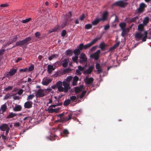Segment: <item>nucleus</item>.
I'll return each instance as SVG.
<instances>
[{
	"label": "nucleus",
	"mask_w": 151,
	"mask_h": 151,
	"mask_svg": "<svg viewBox=\"0 0 151 151\" xmlns=\"http://www.w3.org/2000/svg\"><path fill=\"white\" fill-rule=\"evenodd\" d=\"M51 91V89L50 88H48L45 89L44 90V92L45 93V95L47 93H48Z\"/></svg>",
	"instance_id": "44"
},
{
	"label": "nucleus",
	"mask_w": 151,
	"mask_h": 151,
	"mask_svg": "<svg viewBox=\"0 0 151 151\" xmlns=\"http://www.w3.org/2000/svg\"><path fill=\"white\" fill-rule=\"evenodd\" d=\"M77 49H78L80 50H82L83 49H84V45L83 43H81L78 45L77 47Z\"/></svg>",
	"instance_id": "31"
},
{
	"label": "nucleus",
	"mask_w": 151,
	"mask_h": 151,
	"mask_svg": "<svg viewBox=\"0 0 151 151\" xmlns=\"http://www.w3.org/2000/svg\"><path fill=\"white\" fill-rule=\"evenodd\" d=\"M78 70H79L80 71H83L84 70L85 68L84 67H82L81 66H79L78 67Z\"/></svg>",
	"instance_id": "46"
},
{
	"label": "nucleus",
	"mask_w": 151,
	"mask_h": 151,
	"mask_svg": "<svg viewBox=\"0 0 151 151\" xmlns=\"http://www.w3.org/2000/svg\"><path fill=\"white\" fill-rule=\"evenodd\" d=\"M147 5L144 3H140L139 7L137 9V13H141L143 12L145 10V8H146Z\"/></svg>",
	"instance_id": "5"
},
{
	"label": "nucleus",
	"mask_w": 151,
	"mask_h": 151,
	"mask_svg": "<svg viewBox=\"0 0 151 151\" xmlns=\"http://www.w3.org/2000/svg\"><path fill=\"white\" fill-rule=\"evenodd\" d=\"M73 51L70 50H67L65 52V55H71L73 53Z\"/></svg>",
	"instance_id": "38"
},
{
	"label": "nucleus",
	"mask_w": 151,
	"mask_h": 151,
	"mask_svg": "<svg viewBox=\"0 0 151 151\" xmlns=\"http://www.w3.org/2000/svg\"><path fill=\"white\" fill-rule=\"evenodd\" d=\"M55 68H54L53 65H48L47 66V71L49 74L51 73L52 70H54Z\"/></svg>",
	"instance_id": "21"
},
{
	"label": "nucleus",
	"mask_w": 151,
	"mask_h": 151,
	"mask_svg": "<svg viewBox=\"0 0 151 151\" xmlns=\"http://www.w3.org/2000/svg\"><path fill=\"white\" fill-rule=\"evenodd\" d=\"M63 85L64 87H63V92L65 93L67 92L70 89L69 83H67L65 81L63 82Z\"/></svg>",
	"instance_id": "6"
},
{
	"label": "nucleus",
	"mask_w": 151,
	"mask_h": 151,
	"mask_svg": "<svg viewBox=\"0 0 151 151\" xmlns=\"http://www.w3.org/2000/svg\"><path fill=\"white\" fill-rule=\"evenodd\" d=\"M16 116V114L12 112L9 113V114L6 117V118L9 119L12 118Z\"/></svg>",
	"instance_id": "30"
},
{
	"label": "nucleus",
	"mask_w": 151,
	"mask_h": 151,
	"mask_svg": "<svg viewBox=\"0 0 151 151\" xmlns=\"http://www.w3.org/2000/svg\"><path fill=\"white\" fill-rule=\"evenodd\" d=\"M101 37H96L93 39L91 42L84 45V49H86L90 47L93 45L98 40H100Z\"/></svg>",
	"instance_id": "4"
},
{
	"label": "nucleus",
	"mask_w": 151,
	"mask_h": 151,
	"mask_svg": "<svg viewBox=\"0 0 151 151\" xmlns=\"http://www.w3.org/2000/svg\"><path fill=\"white\" fill-rule=\"evenodd\" d=\"M66 34V31L65 30H63L62 32L61 35L62 36L65 37Z\"/></svg>",
	"instance_id": "49"
},
{
	"label": "nucleus",
	"mask_w": 151,
	"mask_h": 151,
	"mask_svg": "<svg viewBox=\"0 0 151 151\" xmlns=\"http://www.w3.org/2000/svg\"><path fill=\"white\" fill-rule=\"evenodd\" d=\"M137 30L139 32H137L135 35L136 40L138 41L142 39V42L146 41L148 34L147 32L144 31L143 33L141 32L144 30V25L142 24H139L138 26Z\"/></svg>",
	"instance_id": "1"
},
{
	"label": "nucleus",
	"mask_w": 151,
	"mask_h": 151,
	"mask_svg": "<svg viewBox=\"0 0 151 151\" xmlns=\"http://www.w3.org/2000/svg\"><path fill=\"white\" fill-rule=\"evenodd\" d=\"M96 46H93V47H92L91 48V49H90V51L91 52H92L93 51L95 50H96Z\"/></svg>",
	"instance_id": "63"
},
{
	"label": "nucleus",
	"mask_w": 151,
	"mask_h": 151,
	"mask_svg": "<svg viewBox=\"0 0 151 151\" xmlns=\"http://www.w3.org/2000/svg\"><path fill=\"white\" fill-rule=\"evenodd\" d=\"M116 48V47L114 46V45L113 46L110 48L109 51H112L114 50Z\"/></svg>",
	"instance_id": "55"
},
{
	"label": "nucleus",
	"mask_w": 151,
	"mask_h": 151,
	"mask_svg": "<svg viewBox=\"0 0 151 151\" xmlns=\"http://www.w3.org/2000/svg\"><path fill=\"white\" fill-rule=\"evenodd\" d=\"M72 113H70L68 115V117H64L62 118H61L59 120H58L59 121L61 122H67L70 119L72 118Z\"/></svg>",
	"instance_id": "8"
},
{
	"label": "nucleus",
	"mask_w": 151,
	"mask_h": 151,
	"mask_svg": "<svg viewBox=\"0 0 151 151\" xmlns=\"http://www.w3.org/2000/svg\"><path fill=\"white\" fill-rule=\"evenodd\" d=\"M69 60V59L67 58L65 59L62 61V65L63 67L66 68L68 66Z\"/></svg>",
	"instance_id": "20"
},
{
	"label": "nucleus",
	"mask_w": 151,
	"mask_h": 151,
	"mask_svg": "<svg viewBox=\"0 0 151 151\" xmlns=\"http://www.w3.org/2000/svg\"><path fill=\"white\" fill-rule=\"evenodd\" d=\"M138 18V16L132 18H129L127 19V22L128 23H131L133 22H136V21Z\"/></svg>",
	"instance_id": "16"
},
{
	"label": "nucleus",
	"mask_w": 151,
	"mask_h": 151,
	"mask_svg": "<svg viewBox=\"0 0 151 151\" xmlns=\"http://www.w3.org/2000/svg\"><path fill=\"white\" fill-rule=\"evenodd\" d=\"M96 68L97 69V72L98 73H100L102 72V70L101 68L100 65L99 63H97L96 65Z\"/></svg>",
	"instance_id": "22"
},
{
	"label": "nucleus",
	"mask_w": 151,
	"mask_h": 151,
	"mask_svg": "<svg viewBox=\"0 0 151 151\" xmlns=\"http://www.w3.org/2000/svg\"><path fill=\"white\" fill-rule=\"evenodd\" d=\"M35 96L34 94H30V95H29L28 96L27 98V100L28 101H29L30 100H31Z\"/></svg>",
	"instance_id": "35"
},
{
	"label": "nucleus",
	"mask_w": 151,
	"mask_h": 151,
	"mask_svg": "<svg viewBox=\"0 0 151 151\" xmlns=\"http://www.w3.org/2000/svg\"><path fill=\"white\" fill-rule=\"evenodd\" d=\"M7 109V106L6 104H5L1 106L0 109L2 112L3 113L6 111Z\"/></svg>",
	"instance_id": "26"
},
{
	"label": "nucleus",
	"mask_w": 151,
	"mask_h": 151,
	"mask_svg": "<svg viewBox=\"0 0 151 151\" xmlns=\"http://www.w3.org/2000/svg\"><path fill=\"white\" fill-rule=\"evenodd\" d=\"M14 126L16 127H19L20 126V124L19 122H16L14 123Z\"/></svg>",
	"instance_id": "61"
},
{
	"label": "nucleus",
	"mask_w": 151,
	"mask_h": 151,
	"mask_svg": "<svg viewBox=\"0 0 151 151\" xmlns=\"http://www.w3.org/2000/svg\"><path fill=\"white\" fill-rule=\"evenodd\" d=\"M76 73H77V74L78 75L81 76V71H80L79 70L76 69Z\"/></svg>",
	"instance_id": "56"
},
{
	"label": "nucleus",
	"mask_w": 151,
	"mask_h": 151,
	"mask_svg": "<svg viewBox=\"0 0 151 151\" xmlns=\"http://www.w3.org/2000/svg\"><path fill=\"white\" fill-rule=\"evenodd\" d=\"M76 97L75 96H72L70 97V99L73 101H74L76 100Z\"/></svg>",
	"instance_id": "52"
},
{
	"label": "nucleus",
	"mask_w": 151,
	"mask_h": 151,
	"mask_svg": "<svg viewBox=\"0 0 151 151\" xmlns=\"http://www.w3.org/2000/svg\"><path fill=\"white\" fill-rule=\"evenodd\" d=\"M28 70V68H25L24 69H20L19 70V71L20 72H26Z\"/></svg>",
	"instance_id": "50"
},
{
	"label": "nucleus",
	"mask_w": 151,
	"mask_h": 151,
	"mask_svg": "<svg viewBox=\"0 0 151 151\" xmlns=\"http://www.w3.org/2000/svg\"><path fill=\"white\" fill-rule=\"evenodd\" d=\"M73 52L75 56H78L80 54L81 51L78 49H76L74 50Z\"/></svg>",
	"instance_id": "28"
},
{
	"label": "nucleus",
	"mask_w": 151,
	"mask_h": 151,
	"mask_svg": "<svg viewBox=\"0 0 151 151\" xmlns=\"http://www.w3.org/2000/svg\"><path fill=\"white\" fill-rule=\"evenodd\" d=\"M128 3L125 2L121 0L116 1L112 4L113 6H119L122 8L125 7L127 4Z\"/></svg>",
	"instance_id": "3"
},
{
	"label": "nucleus",
	"mask_w": 151,
	"mask_h": 151,
	"mask_svg": "<svg viewBox=\"0 0 151 151\" xmlns=\"http://www.w3.org/2000/svg\"><path fill=\"white\" fill-rule=\"evenodd\" d=\"M60 26H56L54 28L55 29L56 32L58 31V30L60 29Z\"/></svg>",
	"instance_id": "58"
},
{
	"label": "nucleus",
	"mask_w": 151,
	"mask_h": 151,
	"mask_svg": "<svg viewBox=\"0 0 151 151\" xmlns=\"http://www.w3.org/2000/svg\"><path fill=\"white\" fill-rule=\"evenodd\" d=\"M63 83L60 81H58L56 84V86L58 88V91L60 92H63Z\"/></svg>",
	"instance_id": "12"
},
{
	"label": "nucleus",
	"mask_w": 151,
	"mask_h": 151,
	"mask_svg": "<svg viewBox=\"0 0 151 151\" xmlns=\"http://www.w3.org/2000/svg\"><path fill=\"white\" fill-rule=\"evenodd\" d=\"M55 109L52 108H50L49 107L48 109V112L49 113H53L54 112Z\"/></svg>",
	"instance_id": "48"
},
{
	"label": "nucleus",
	"mask_w": 151,
	"mask_h": 151,
	"mask_svg": "<svg viewBox=\"0 0 151 151\" xmlns=\"http://www.w3.org/2000/svg\"><path fill=\"white\" fill-rule=\"evenodd\" d=\"M31 19H32L31 18H29L27 19L23 20L22 21V22L25 23L29 22L31 20Z\"/></svg>",
	"instance_id": "42"
},
{
	"label": "nucleus",
	"mask_w": 151,
	"mask_h": 151,
	"mask_svg": "<svg viewBox=\"0 0 151 151\" xmlns=\"http://www.w3.org/2000/svg\"><path fill=\"white\" fill-rule=\"evenodd\" d=\"M17 38H18V37H17V36L16 35V36L13 39V40H12L9 43H7V44L8 45H9L11 43H13V42H16L17 39Z\"/></svg>",
	"instance_id": "41"
},
{
	"label": "nucleus",
	"mask_w": 151,
	"mask_h": 151,
	"mask_svg": "<svg viewBox=\"0 0 151 151\" xmlns=\"http://www.w3.org/2000/svg\"><path fill=\"white\" fill-rule=\"evenodd\" d=\"M32 101H27L24 104V107L25 108L29 109L32 106Z\"/></svg>",
	"instance_id": "17"
},
{
	"label": "nucleus",
	"mask_w": 151,
	"mask_h": 151,
	"mask_svg": "<svg viewBox=\"0 0 151 151\" xmlns=\"http://www.w3.org/2000/svg\"><path fill=\"white\" fill-rule=\"evenodd\" d=\"M5 51V50L4 49H1L0 50V56L2 55L4 52Z\"/></svg>",
	"instance_id": "54"
},
{
	"label": "nucleus",
	"mask_w": 151,
	"mask_h": 151,
	"mask_svg": "<svg viewBox=\"0 0 151 151\" xmlns=\"http://www.w3.org/2000/svg\"><path fill=\"white\" fill-rule=\"evenodd\" d=\"M12 88V87L11 86H9L8 87L5 88V90L6 91H8L9 90H11Z\"/></svg>",
	"instance_id": "53"
},
{
	"label": "nucleus",
	"mask_w": 151,
	"mask_h": 151,
	"mask_svg": "<svg viewBox=\"0 0 151 151\" xmlns=\"http://www.w3.org/2000/svg\"><path fill=\"white\" fill-rule=\"evenodd\" d=\"M58 57L57 55H53L48 57V60H51L53 59L54 58H55Z\"/></svg>",
	"instance_id": "34"
},
{
	"label": "nucleus",
	"mask_w": 151,
	"mask_h": 151,
	"mask_svg": "<svg viewBox=\"0 0 151 151\" xmlns=\"http://www.w3.org/2000/svg\"><path fill=\"white\" fill-rule=\"evenodd\" d=\"M126 26V24L125 23H121L119 24V26L121 27V29H125V27Z\"/></svg>",
	"instance_id": "32"
},
{
	"label": "nucleus",
	"mask_w": 151,
	"mask_h": 151,
	"mask_svg": "<svg viewBox=\"0 0 151 151\" xmlns=\"http://www.w3.org/2000/svg\"><path fill=\"white\" fill-rule=\"evenodd\" d=\"M101 20L100 18H96L92 22V25H96Z\"/></svg>",
	"instance_id": "25"
},
{
	"label": "nucleus",
	"mask_w": 151,
	"mask_h": 151,
	"mask_svg": "<svg viewBox=\"0 0 151 151\" xmlns=\"http://www.w3.org/2000/svg\"><path fill=\"white\" fill-rule=\"evenodd\" d=\"M35 35L36 37H38L40 35V33L39 32H37L35 33Z\"/></svg>",
	"instance_id": "64"
},
{
	"label": "nucleus",
	"mask_w": 151,
	"mask_h": 151,
	"mask_svg": "<svg viewBox=\"0 0 151 151\" xmlns=\"http://www.w3.org/2000/svg\"><path fill=\"white\" fill-rule=\"evenodd\" d=\"M74 91H75V93L77 94L81 91V89L79 87H76L75 88Z\"/></svg>",
	"instance_id": "37"
},
{
	"label": "nucleus",
	"mask_w": 151,
	"mask_h": 151,
	"mask_svg": "<svg viewBox=\"0 0 151 151\" xmlns=\"http://www.w3.org/2000/svg\"><path fill=\"white\" fill-rule=\"evenodd\" d=\"M106 45L105 44L104 42H103L100 44L99 47L102 51H104L105 50V48Z\"/></svg>",
	"instance_id": "24"
},
{
	"label": "nucleus",
	"mask_w": 151,
	"mask_h": 151,
	"mask_svg": "<svg viewBox=\"0 0 151 151\" xmlns=\"http://www.w3.org/2000/svg\"><path fill=\"white\" fill-rule=\"evenodd\" d=\"M52 80L51 79L46 78L45 80L43 79L42 81V84L45 86H47L51 82Z\"/></svg>",
	"instance_id": "14"
},
{
	"label": "nucleus",
	"mask_w": 151,
	"mask_h": 151,
	"mask_svg": "<svg viewBox=\"0 0 151 151\" xmlns=\"http://www.w3.org/2000/svg\"><path fill=\"white\" fill-rule=\"evenodd\" d=\"M92 25L90 24H87L85 25V27L86 29H89L92 28Z\"/></svg>",
	"instance_id": "39"
},
{
	"label": "nucleus",
	"mask_w": 151,
	"mask_h": 151,
	"mask_svg": "<svg viewBox=\"0 0 151 151\" xmlns=\"http://www.w3.org/2000/svg\"><path fill=\"white\" fill-rule=\"evenodd\" d=\"M109 27H110L109 25V24H107L104 26V29L105 30H106L109 29Z\"/></svg>",
	"instance_id": "62"
},
{
	"label": "nucleus",
	"mask_w": 151,
	"mask_h": 151,
	"mask_svg": "<svg viewBox=\"0 0 151 151\" xmlns=\"http://www.w3.org/2000/svg\"><path fill=\"white\" fill-rule=\"evenodd\" d=\"M11 96H12L10 95H8V94L6 95L5 96L4 99H8Z\"/></svg>",
	"instance_id": "59"
},
{
	"label": "nucleus",
	"mask_w": 151,
	"mask_h": 151,
	"mask_svg": "<svg viewBox=\"0 0 151 151\" xmlns=\"http://www.w3.org/2000/svg\"><path fill=\"white\" fill-rule=\"evenodd\" d=\"M9 127L8 124H4L0 126V129L2 131H5Z\"/></svg>",
	"instance_id": "19"
},
{
	"label": "nucleus",
	"mask_w": 151,
	"mask_h": 151,
	"mask_svg": "<svg viewBox=\"0 0 151 151\" xmlns=\"http://www.w3.org/2000/svg\"><path fill=\"white\" fill-rule=\"evenodd\" d=\"M63 133L65 135V137H67V135L69 134V132L67 129H65L63 130Z\"/></svg>",
	"instance_id": "36"
},
{
	"label": "nucleus",
	"mask_w": 151,
	"mask_h": 151,
	"mask_svg": "<svg viewBox=\"0 0 151 151\" xmlns=\"http://www.w3.org/2000/svg\"><path fill=\"white\" fill-rule=\"evenodd\" d=\"M23 91L22 89H21L18 91L17 93L19 95H21L22 94Z\"/></svg>",
	"instance_id": "51"
},
{
	"label": "nucleus",
	"mask_w": 151,
	"mask_h": 151,
	"mask_svg": "<svg viewBox=\"0 0 151 151\" xmlns=\"http://www.w3.org/2000/svg\"><path fill=\"white\" fill-rule=\"evenodd\" d=\"M72 79V77L71 76H69L65 80V81L67 82H70Z\"/></svg>",
	"instance_id": "47"
},
{
	"label": "nucleus",
	"mask_w": 151,
	"mask_h": 151,
	"mask_svg": "<svg viewBox=\"0 0 151 151\" xmlns=\"http://www.w3.org/2000/svg\"><path fill=\"white\" fill-rule=\"evenodd\" d=\"M13 99L14 100H19V97L18 96H14L13 97Z\"/></svg>",
	"instance_id": "60"
},
{
	"label": "nucleus",
	"mask_w": 151,
	"mask_h": 151,
	"mask_svg": "<svg viewBox=\"0 0 151 151\" xmlns=\"http://www.w3.org/2000/svg\"><path fill=\"white\" fill-rule=\"evenodd\" d=\"M70 103V101L69 99L65 100L64 102L63 105L65 106H67Z\"/></svg>",
	"instance_id": "33"
},
{
	"label": "nucleus",
	"mask_w": 151,
	"mask_h": 151,
	"mask_svg": "<svg viewBox=\"0 0 151 151\" xmlns=\"http://www.w3.org/2000/svg\"><path fill=\"white\" fill-rule=\"evenodd\" d=\"M22 109V107L20 105H17L14 108L13 110L14 111H20Z\"/></svg>",
	"instance_id": "27"
},
{
	"label": "nucleus",
	"mask_w": 151,
	"mask_h": 151,
	"mask_svg": "<svg viewBox=\"0 0 151 151\" xmlns=\"http://www.w3.org/2000/svg\"><path fill=\"white\" fill-rule=\"evenodd\" d=\"M37 94L40 97H42L45 95L44 90L41 89H39L38 90Z\"/></svg>",
	"instance_id": "13"
},
{
	"label": "nucleus",
	"mask_w": 151,
	"mask_h": 151,
	"mask_svg": "<svg viewBox=\"0 0 151 151\" xmlns=\"http://www.w3.org/2000/svg\"><path fill=\"white\" fill-rule=\"evenodd\" d=\"M78 77L76 76H75L74 77L72 82V85L73 86H76L77 85V82L78 80Z\"/></svg>",
	"instance_id": "23"
},
{
	"label": "nucleus",
	"mask_w": 151,
	"mask_h": 151,
	"mask_svg": "<svg viewBox=\"0 0 151 151\" xmlns=\"http://www.w3.org/2000/svg\"><path fill=\"white\" fill-rule=\"evenodd\" d=\"M100 52V50H98L95 52L91 54L90 55V57L94 58L95 60H97L99 58Z\"/></svg>",
	"instance_id": "7"
},
{
	"label": "nucleus",
	"mask_w": 151,
	"mask_h": 151,
	"mask_svg": "<svg viewBox=\"0 0 151 151\" xmlns=\"http://www.w3.org/2000/svg\"><path fill=\"white\" fill-rule=\"evenodd\" d=\"M32 38L30 37H28L24 40H20L16 42V46H26L28 44V42L32 40Z\"/></svg>",
	"instance_id": "2"
},
{
	"label": "nucleus",
	"mask_w": 151,
	"mask_h": 151,
	"mask_svg": "<svg viewBox=\"0 0 151 151\" xmlns=\"http://www.w3.org/2000/svg\"><path fill=\"white\" fill-rule=\"evenodd\" d=\"M80 60H79V62L82 63L83 62H86L87 61V58L86 57L85 54L83 53H81L79 56Z\"/></svg>",
	"instance_id": "9"
},
{
	"label": "nucleus",
	"mask_w": 151,
	"mask_h": 151,
	"mask_svg": "<svg viewBox=\"0 0 151 151\" xmlns=\"http://www.w3.org/2000/svg\"><path fill=\"white\" fill-rule=\"evenodd\" d=\"M108 15V12L107 11H106L103 13L101 18H100V19L103 21L106 20L107 17Z\"/></svg>",
	"instance_id": "15"
},
{
	"label": "nucleus",
	"mask_w": 151,
	"mask_h": 151,
	"mask_svg": "<svg viewBox=\"0 0 151 151\" xmlns=\"http://www.w3.org/2000/svg\"><path fill=\"white\" fill-rule=\"evenodd\" d=\"M94 81V79L92 77L88 78L86 77L84 79V81L86 84L91 85Z\"/></svg>",
	"instance_id": "11"
},
{
	"label": "nucleus",
	"mask_w": 151,
	"mask_h": 151,
	"mask_svg": "<svg viewBox=\"0 0 151 151\" xmlns=\"http://www.w3.org/2000/svg\"><path fill=\"white\" fill-rule=\"evenodd\" d=\"M34 69V66L33 65H32L30 66L29 68V71H31L33 70Z\"/></svg>",
	"instance_id": "57"
},
{
	"label": "nucleus",
	"mask_w": 151,
	"mask_h": 151,
	"mask_svg": "<svg viewBox=\"0 0 151 151\" xmlns=\"http://www.w3.org/2000/svg\"><path fill=\"white\" fill-rule=\"evenodd\" d=\"M122 32L121 33V35L123 37H125L126 34V29H122Z\"/></svg>",
	"instance_id": "40"
},
{
	"label": "nucleus",
	"mask_w": 151,
	"mask_h": 151,
	"mask_svg": "<svg viewBox=\"0 0 151 151\" xmlns=\"http://www.w3.org/2000/svg\"><path fill=\"white\" fill-rule=\"evenodd\" d=\"M16 72L17 69L12 68L10 70V71L7 74V76L8 77L9 76H13L16 73Z\"/></svg>",
	"instance_id": "18"
},
{
	"label": "nucleus",
	"mask_w": 151,
	"mask_h": 151,
	"mask_svg": "<svg viewBox=\"0 0 151 151\" xmlns=\"http://www.w3.org/2000/svg\"><path fill=\"white\" fill-rule=\"evenodd\" d=\"M78 58V57L77 56H75L74 57H73L72 58V60L74 62L76 63H78L77 60Z\"/></svg>",
	"instance_id": "43"
},
{
	"label": "nucleus",
	"mask_w": 151,
	"mask_h": 151,
	"mask_svg": "<svg viewBox=\"0 0 151 151\" xmlns=\"http://www.w3.org/2000/svg\"><path fill=\"white\" fill-rule=\"evenodd\" d=\"M86 93V91H84L82 92L81 94L80 95L79 97L81 99L82 98Z\"/></svg>",
	"instance_id": "45"
},
{
	"label": "nucleus",
	"mask_w": 151,
	"mask_h": 151,
	"mask_svg": "<svg viewBox=\"0 0 151 151\" xmlns=\"http://www.w3.org/2000/svg\"><path fill=\"white\" fill-rule=\"evenodd\" d=\"M94 68V67L93 66H90L87 70H84L83 72V73L85 75L90 74L93 71Z\"/></svg>",
	"instance_id": "10"
},
{
	"label": "nucleus",
	"mask_w": 151,
	"mask_h": 151,
	"mask_svg": "<svg viewBox=\"0 0 151 151\" xmlns=\"http://www.w3.org/2000/svg\"><path fill=\"white\" fill-rule=\"evenodd\" d=\"M149 22V18L147 17H146L143 20V23L144 25H147Z\"/></svg>",
	"instance_id": "29"
}]
</instances>
